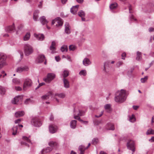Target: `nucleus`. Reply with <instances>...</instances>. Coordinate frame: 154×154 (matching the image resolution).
<instances>
[{"mask_svg":"<svg viewBox=\"0 0 154 154\" xmlns=\"http://www.w3.org/2000/svg\"><path fill=\"white\" fill-rule=\"evenodd\" d=\"M126 97V91L125 90L122 89L116 93L115 100L116 102L122 103L125 100Z\"/></svg>","mask_w":154,"mask_h":154,"instance_id":"nucleus-1","label":"nucleus"},{"mask_svg":"<svg viewBox=\"0 0 154 154\" xmlns=\"http://www.w3.org/2000/svg\"><path fill=\"white\" fill-rule=\"evenodd\" d=\"M7 57L3 53H0V69L6 65Z\"/></svg>","mask_w":154,"mask_h":154,"instance_id":"nucleus-2","label":"nucleus"},{"mask_svg":"<svg viewBox=\"0 0 154 154\" xmlns=\"http://www.w3.org/2000/svg\"><path fill=\"white\" fill-rule=\"evenodd\" d=\"M24 51L25 54L26 56H28L33 52V49L32 47L28 44L24 45Z\"/></svg>","mask_w":154,"mask_h":154,"instance_id":"nucleus-3","label":"nucleus"},{"mask_svg":"<svg viewBox=\"0 0 154 154\" xmlns=\"http://www.w3.org/2000/svg\"><path fill=\"white\" fill-rule=\"evenodd\" d=\"M55 77V75L53 73H48L46 77L44 78L43 80L45 82L49 83L51 82Z\"/></svg>","mask_w":154,"mask_h":154,"instance_id":"nucleus-4","label":"nucleus"},{"mask_svg":"<svg viewBox=\"0 0 154 154\" xmlns=\"http://www.w3.org/2000/svg\"><path fill=\"white\" fill-rule=\"evenodd\" d=\"M32 84V81L29 79H25L23 85V89L25 91L27 88L31 87Z\"/></svg>","mask_w":154,"mask_h":154,"instance_id":"nucleus-5","label":"nucleus"},{"mask_svg":"<svg viewBox=\"0 0 154 154\" xmlns=\"http://www.w3.org/2000/svg\"><path fill=\"white\" fill-rule=\"evenodd\" d=\"M31 124L32 125L36 127H38L40 126L42 123L37 118H33L31 121Z\"/></svg>","mask_w":154,"mask_h":154,"instance_id":"nucleus-6","label":"nucleus"},{"mask_svg":"<svg viewBox=\"0 0 154 154\" xmlns=\"http://www.w3.org/2000/svg\"><path fill=\"white\" fill-rule=\"evenodd\" d=\"M127 146L128 149L131 150L133 152L135 151L134 142L132 140H129L127 143Z\"/></svg>","mask_w":154,"mask_h":154,"instance_id":"nucleus-7","label":"nucleus"},{"mask_svg":"<svg viewBox=\"0 0 154 154\" xmlns=\"http://www.w3.org/2000/svg\"><path fill=\"white\" fill-rule=\"evenodd\" d=\"M63 24V21L62 19L59 17H58L52 20V24H55L57 27L61 26Z\"/></svg>","mask_w":154,"mask_h":154,"instance_id":"nucleus-8","label":"nucleus"},{"mask_svg":"<svg viewBox=\"0 0 154 154\" xmlns=\"http://www.w3.org/2000/svg\"><path fill=\"white\" fill-rule=\"evenodd\" d=\"M22 140H23L21 142V145L29 147V145L28 143H29L31 142L30 139L27 137L24 136L22 137Z\"/></svg>","mask_w":154,"mask_h":154,"instance_id":"nucleus-9","label":"nucleus"},{"mask_svg":"<svg viewBox=\"0 0 154 154\" xmlns=\"http://www.w3.org/2000/svg\"><path fill=\"white\" fill-rule=\"evenodd\" d=\"M74 118L75 116L79 117L84 115V112L79 110L78 109L75 108L74 110Z\"/></svg>","mask_w":154,"mask_h":154,"instance_id":"nucleus-10","label":"nucleus"},{"mask_svg":"<svg viewBox=\"0 0 154 154\" xmlns=\"http://www.w3.org/2000/svg\"><path fill=\"white\" fill-rule=\"evenodd\" d=\"M49 129L50 132L52 134H53L57 132V127L56 125H54L51 124L49 125Z\"/></svg>","mask_w":154,"mask_h":154,"instance_id":"nucleus-11","label":"nucleus"},{"mask_svg":"<svg viewBox=\"0 0 154 154\" xmlns=\"http://www.w3.org/2000/svg\"><path fill=\"white\" fill-rule=\"evenodd\" d=\"M65 32L67 34H69L71 32V28L68 23L66 22L65 23Z\"/></svg>","mask_w":154,"mask_h":154,"instance_id":"nucleus-12","label":"nucleus"},{"mask_svg":"<svg viewBox=\"0 0 154 154\" xmlns=\"http://www.w3.org/2000/svg\"><path fill=\"white\" fill-rule=\"evenodd\" d=\"M28 67L27 66H25L23 67H18L16 69V71L18 72H21L23 71H26L28 70Z\"/></svg>","mask_w":154,"mask_h":154,"instance_id":"nucleus-13","label":"nucleus"},{"mask_svg":"<svg viewBox=\"0 0 154 154\" xmlns=\"http://www.w3.org/2000/svg\"><path fill=\"white\" fill-rule=\"evenodd\" d=\"M5 30L7 32H14L15 30L14 24L13 23L12 25L6 27Z\"/></svg>","mask_w":154,"mask_h":154,"instance_id":"nucleus-14","label":"nucleus"},{"mask_svg":"<svg viewBox=\"0 0 154 154\" xmlns=\"http://www.w3.org/2000/svg\"><path fill=\"white\" fill-rule=\"evenodd\" d=\"M22 97L20 96H18L15 97L14 99L11 100L12 103L15 104L19 101L20 100H21Z\"/></svg>","mask_w":154,"mask_h":154,"instance_id":"nucleus-15","label":"nucleus"},{"mask_svg":"<svg viewBox=\"0 0 154 154\" xmlns=\"http://www.w3.org/2000/svg\"><path fill=\"white\" fill-rule=\"evenodd\" d=\"M52 97V94L51 92H49L46 94L42 96L41 98L42 100H47L50 97Z\"/></svg>","mask_w":154,"mask_h":154,"instance_id":"nucleus-16","label":"nucleus"},{"mask_svg":"<svg viewBox=\"0 0 154 154\" xmlns=\"http://www.w3.org/2000/svg\"><path fill=\"white\" fill-rule=\"evenodd\" d=\"M91 61L90 60L87 58H85L83 61V64L85 66H88L91 64Z\"/></svg>","mask_w":154,"mask_h":154,"instance_id":"nucleus-17","label":"nucleus"},{"mask_svg":"<svg viewBox=\"0 0 154 154\" xmlns=\"http://www.w3.org/2000/svg\"><path fill=\"white\" fill-rule=\"evenodd\" d=\"M79 16L80 17L82 18V21H85V19L84 17L85 16V12L82 10H81L78 13Z\"/></svg>","mask_w":154,"mask_h":154,"instance_id":"nucleus-18","label":"nucleus"},{"mask_svg":"<svg viewBox=\"0 0 154 154\" xmlns=\"http://www.w3.org/2000/svg\"><path fill=\"white\" fill-rule=\"evenodd\" d=\"M79 7V5H76L73 6L70 9L71 13L73 14H75L78 10V8Z\"/></svg>","mask_w":154,"mask_h":154,"instance_id":"nucleus-19","label":"nucleus"},{"mask_svg":"<svg viewBox=\"0 0 154 154\" xmlns=\"http://www.w3.org/2000/svg\"><path fill=\"white\" fill-rule=\"evenodd\" d=\"M52 150V149L48 147L45 149H43L41 151L42 154H46V153L49 152Z\"/></svg>","mask_w":154,"mask_h":154,"instance_id":"nucleus-20","label":"nucleus"},{"mask_svg":"<svg viewBox=\"0 0 154 154\" xmlns=\"http://www.w3.org/2000/svg\"><path fill=\"white\" fill-rule=\"evenodd\" d=\"M106 128L108 130H114L115 129L114 125L110 123H108L106 125Z\"/></svg>","mask_w":154,"mask_h":154,"instance_id":"nucleus-21","label":"nucleus"},{"mask_svg":"<svg viewBox=\"0 0 154 154\" xmlns=\"http://www.w3.org/2000/svg\"><path fill=\"white\" fill-rule=\"evenodd\" d=\"M48 145L53 148H55L57 147L58 143L56 142L51 141L48 143Z\"/></svg>","mask_w":154,"mask_h":154,"instance_id":"nucleus-22","label":"nucleus"},{"mask_svg":"<svg viewBox=\"0 0 154 154\" xmlns=\"http://www.w3.org/2000/svg\"><path fill=\"white\" fill-rule=\"evenodd\" d=\"M63 81L64 87L66 88H69V81L65 78L63 79Z\"/></svg>","mask_w":154,"mask_h":154,"instance_id":"nucleus-23","label":"nucleus"},{"mask_svg":"<svg viewBox=\"0 0 154 154\" xmlns=\"http://www.w3.org/2000/svg\"><path fill=\"white\" fill-rule=\"evenodd\" d=\"M39 13V11L38 10H36L34 11L33 15V19L34 21L37 20Z\"/></svg>","mask_w":154,"mask_h":154,"instance_id":"nucleus-24","label":"nucleus"},{"mask_svg":"<svg viewBox=\"0 0 154 154\" xmlns=\"http://www.w3.org/2000/svg\"><path fill=\"white\" fill-rule=\"evenodd\" d=\"M24 114V112L23 111H21L16 112L15 114V115L16 117H20L23 116Z\"/></svg>","mask_w":154,"mask_h":154,"instance_id":"nucleus-25","label":"nucleus"},{"mask_svg":"<svg viewBox=\"0 0 154 154\" xmlns=\"http://www.w3.org/2000/svg\"><path fill=\"white\" fill-rule=\"evenodd\" d=\"M34 36L38 40L40 41L43 40L44 38V36L43 34H34Z\"/></svg>","mask_w":154,"mask_h":154,"instance_id":"nucleus-26","label":"nucleus"},{"mask_svg":"<svg viewBox=\"0 0 154 154\" xmlns=\"http://www.w3.org/2000/svg\"><path fill=\"white\" fill-rule=\"evenodd\" d=\"M87 149L84 146H80L79 147V150L80 151L79 154H84L85 150Z\"/></svg>","mask_w":154,"mask_h":154,"instance_id":"nucleus-27","label":"nucleus"},{"mask_svg":"<svg viewBox=\"0 0 154 154\" xmlns=\"http://www.w3.org/2000/svg\"><path fill=\"white\" fill-rule=\"evenodd\" d=\"M40 21L42 25L46 24L48 23V21L45 18V17L44 16L41 17Z\"/></svg>","mask_w":154,"mask_h":154,"instance_id":"nucleus-28","label":"nucleus"},{"mask_svg":"<svg viewBox=\"0 0 154 154\" xmlns=\"http://www.w3.org/2000/svg\"><path fill=\"white\" fill-rule=\"evenodd\" d=\"M45 59V57L43 55H40L38 57V62L41 63L44 61Z\"/></svg>","mask_w":154,"mask_h":154,"instance_id":"nucleus-29","label":"nucleus"},{"mask_svg":"<svg viewBox=\"0 0 154 154\" xmlns=\"http://www.w3.org/2000/svg\"><path fill=\"white\" fill-rule=\"evenodd\" d=\"M76 125V121L75 120H72L70 123V126L71 128L74 129Z\"/></svg>","mask_w":154,"mask_h":154,"instance_id":"nucleus-30","label":"nucleus"},{"mask_svg":"<svg viewBox=\"0 0 154 154\" xmlns=\"http://www.w3.org/2000/svg\"><path fill=\"white\" fill-rule=\"evenodd\" d=\"M142 53L141 52L138 51L137 52V57L136 59L140 61L142 59Z\"/></svg>","mask_w":154,"mask_h":154,"instance_id":"nucleus-31","label":"nucleus"},{"mask_svg":"<svg viewBox=\"0 0 154 154\" xmlns=\"http://www.w3.org/2000/svg\"><path fill=\"white\" fill-rule=\"evenodd\" d=\"M6 92V90L5 88L0 86V94L2 95H4Z\"/></svg>","mask_w":154,"mask_h":154,"instance_id":"nucleus-32","label":"nucleus"},{"mask_svg":"<svg viewBox=\"0 0 154 154\" xmlns=\"http://www.w3.org/2000/svg\"><path fill=\"white\" fill-rule=\"evenodd\" d=\"M69 72L68 70H64L62 75L64 78H65L68 76L69 75Z\"/></svg>","mask_w":154,"mask_h":154,"instance_id":"nucleus-33","label":"nucleus"},{"mask_svg":"<svg viewBox=\"0 0 154 154\" xmlns=\"http://www.w3.org/2000/svg\"><path fill=\"white\" fill-rule=\"evenodd\" d=\"M18 129V126H14L12 128V130L13 132H12V134L13 135H15L17 133V132Z\"/></svg>","mask_w":154,"mask_h":154,"instance_id":"nucleus-34","label":"nucleus"},{"mask_svg":"<svg viewBox=\"0 0 154 154\" xmlns=\"http://www.w3.org/2000/svg\"><path fill=\"white\" fill-rule=\"evenodd\" d=\"M117 6L116 3H114L111 4L109 6V8L111 10L115 9Z\"/></svg>","mask_w":154,"mask_h":154,"instance_id":"nucleus-35","label":"nucleus"},{"mask_svg":"<svg viewBox=\"0 0 154 154\" xmlns=\"http://www.w3.org/2000/svg\"><path fill=\"white\" fill-rule=\"evenodd\" d=\"M104 108L108 112H109L111 111V105L109 104H106L104 106Z\"/></svg>","mask_w":154,"mask_h":154,"instance_id":"nucleus-36","label":"nucleus"},{"mask_svg":"<svg viewBox=\"0 0 154 154\" xmlns=\"http://www.w3.org/2000/svg\"><path fill=\"white\" fill-rule=\"evenodd\" d=\"M79 74L80 75L85 76L87 75V72L85 69L81 70L79 72Z\"/></svg>","mask_w":154,"mask_h":154,"instance_id":"nucleus-37","label":"nucleus"},{"mask_svg":"<svg viewBox=\"0 0 154 154\" xmlns=\"http://www.w3.org/2000/svg\"><path fill=\"white\" fill-rule=\"evenodd\" d=\"M154 134V130H152L151 128H149L146 132L147 135L153 134Z\"/></svg>","mask_w":154,"mask_h":154,"instance_id":"nucleus-38","label":"nucleus"},{"mask_svg":"<svg viewBox=\"0 0 154 154\" xmlns=\"http://www.w3.org/2000/svg\"><path fill=\"white\" fill-rule=\"evenodd\" d=\"M61 50L62 52L67 51L68 50L67 46L66 45H63L61 47Z\"/></svg>","mask_w":154,"mask_h":154,"instance_id":"nucleus-39","label":"nucleus"},{"mask_svg":"<svg viewBox=\"0 0 154 154\" xmlns=\"http://www.w3.org/2000/svg\"><path fill=\"white\" fill-rule=\"evenodd\" d=\"M30 35L29 33H27L24 37V40L25 41H27L28 40L30 37Z\"/></svg>","mask_w":154,"mask_h":154,"instance_id":"nucleus-40","label":"nucleus"},{"mask_svg":"<svg viewBox=\"0 0 154 154\" xmlns=\"http://www.w3.org/2000/svg\"><path fill=\"white\" fill-rule=\"evenodd\" d=\"M55 96H57L59 97L64 98L65 96V94L63 93L56 94H55Z\"/></svg>","mask_w":154,"mask_h":154,"instance_id":"nucleus-41","label":"nucleus"},{"mask_svg":"<svg viewBox=\"0 0 154 154\" xmlns=\"http://www.w3.org/2000/svg\"><path fill=\"white\" fill-rule=\"evenodd\" d=\"M12 82L13 83L15 84H20V81L19 79L17 78H14L13 79Z\"/></svg>","mask_w":154,"mask_h":154,"instance_id":"nucleus-42","label":"nucleus"},{"mask_svg":"<svg viewBox=\"0 0 154 154\" xmlns=\"http://www.w3.org/2000/svg\"><path fill=\"white\" fill-rule=\"evenodd\" d=\"M135 120V119L134 117V115H132L130 116L129 117V121L131 122H134Z\"/></svg>","mask_w":154,"mask_h":154,"instance_id":"nucleus-43","label":"nucleus"},{"mask_svg":"<svg viewBox=\"0 0 154 154\" xmlns=\"http://www.w3.org/2000/svg\"><path fill=\"white\" fill-rule=\"evenodd\" d=\"M76 49V47L75 45H71L69 46V49L70 51H73Z\"/></svg>","mask_w":154,"mask_h":154,"instance_id":"nucleus-44","label":"nucleus"},{"mask_svg":"<svg viewBox=\"0 0 154 154\" xmlns=\"http://www.w3.org/2000/svg\"><path fill=\"white\" fill-rule=\"evenodd\" d=\"M50 49L51 51L52 54H54L55 53V51L56 50V48L54 46L51 45L50 47Z\"/></svg>","mask_w":154,"mask_h":154,"instance_id":"nucleus-45","label":"nucleus"},{"mask_svg":"<svg viewBox=\"0 0 154 154\" xmlns=\"http://www.w3.org/2000/svg\"><path fill=\"white\" fill-rule=\"evenodd\" d=\"M148 77L147 76H146L143 78H142L141 79V81L142 83H145L148 79Z\"/></svg>","mask_w":154,"mask_h":154,"instance_id":"nucleus-46","label":"nucleus"},{"mask_svg":"<svg viewBox=\"0 0 154 154\" xmlns=\"http://www.w3.org/2000/svg\"><path fill=\"white\" fill-rule=\"evenodd\" d=\"M98 141V140L97 138H95L92 140V144L95 145L97 143Z\"/></svg>","mask_w":154,"mask_h":154,"instance_id":"nucleus-47","label":"nucleus"},{"mask_svg":"<svg viewBox=\"0 0 154 154\" xmlns=\"http://www.w3.org/2000/svg\"><path fill=\"white\" fill-rule=\"evenodd\" d=\"M109 61H108L105 62L104 64V70L105 71L106 67V66H108L109 64Z\"/></svg>","mask_w":154,"mask_h":154,"instance_id":"nucleus-48","label":"nucleus"},{"mask_svg":"<svg viewBox=\"0 0 154 154\" xmlns=\"http://www.w3.org/2000/svg\"><path fill=\"white\" fill-rule=\"evenodd\" d=\"M103 112H104V111L103 110L101 112V113H100V114L99 115H95V116L96 118L100 117L103 115Z\"/></svg>","mask_w":154,"mask_h":154,"instance_id":"nucleus-49","label":"nucleus"},{"mask_svg":"<svg viewBox=\"0 0 154 154\" xmlns=\"http://www.w3.org/2000/svg\"><path fill=\"white\" fill-rule=\"evenodd\" d=\"M74 119H76L78 120L79 121H80V122H81L82 123H83V122H84V121L80 119V116L79 117V116H75L74 117Z\"/></svg>","mask_w":154,"mask_h":154,"instance_id":"nucleus-50","label":"nucleus"},{"mask_svg":"<svg viewBox=\"0 0 154 154\" xmlns=\"http://www.w3.org/2000/svg\"><path fill=\"white\" fill-rule=\"evenodd\" d=\"M31 102V100L30 98L27 99L25 101V103L26 104H28L29 102Z\"/></svg>","mask_w":154,"mask_h":154,"instance_id":"nucleus-51","label":"nucleus"},{"mask_svg":"<svg viewBox=\"0 0 154 154\" xmlns=\"http://www.w3.org/2000/svg\"><path fill=\"white\" fill-rule=\"evenodd\" d=\"M128 7L129 8V13H133V11L132 10V8L131 5L129 4H128Z\"/></svg>","mask_w":154,"mask_h":154,"instance_id":"nucleus-52","label":"nucleus"},{"mask_svg":"<svg viewBox=\"0 0 154 154\" xmlns=\"http://www.w3.org/2000/svg\"><path fill=\"white\" fill-rule=\"evenodd\" d=\"M130 20L131 21L133 20H136V19L134 18V16L132 14H131L130 15Z\"/></svg>","mask_w":154,"mask_h":154,"instance_id":"nucleus-53","label":"nucleus"},{"mask_svg":"<svg viewBox=\"0 0 154 154\" xmlns=\"http://www.w3.org/2000/svg\"><path fill=\"white\" fill-rule=\"evenodd\" d=\"M15 89L17 91H20L22 89V88L19 86L15 87Z\"/></svg>","mask_w":154,"mask_h":154,"instance_id":"nucleus-54","label":"nucleus"},{"mask_svg":"<svg viewBox=\"0 0 154 154\" xmlns=\"http://www.w3.org/2000/svg\"><path fill=\"white\" fill-rule=\"evenodd\" d=\"M123 64V62L122 61H119L117 63V66L118 67H119Z\"/></svg>","mask_w":154,"mask_h":154,"instance_id":"nucleus-55","label":"nucleus"},{"mask_svg":"<svg viewBox=\"0 0 154 154\" xmlns=\"http://www.w3.org/2000/svg\"><path fill=\"white\" fill-rule=\"evenodd\" d=\"M149 32H153L154 31V26L153 27H150L149 29Z\"/></svg>","mask_w":154,"mask_h":154,"instance_id":"nucleus-56","label":"nucleus"},{"mask_svg":"<svg viewBox=\"0 0 154 154\" xmlns=\"http://www.w3.org/2000/svg\"><path fill=\"white\" fill-rule=\"evenodd\" d=\"M55 59L58 62L60 61V58L59 56H57L55 57Z\"/></svg>","mask_w":154,"mask_h":154,"instance_id":"nucleus-57","label":"nucleus"},{"mask_svg":"<svg viewBox=\"0 0 154 154\" xmlns=\"http://www.w3.org/2000/svg\"><path fill=\"white\" fill-rule=\"evenodd\" d=\"M149 141L151 142H154V136L152 137L149 140Z\"/></svg>","mask_w":154,"mask_h":154,"instance_id":"nucleus-58","label":"nucleus"},{"mask_svg":"<svg viewBox=\"0 0 154 154\" xmlns=\"http://www.w3.org/2000/svg\"><path fill=\"white\" fill-rule=\"evenodd\" d=\"M21 120V119H17L15 121V123H19Z\"/></svg>","mask_w":154,"mask_h":154,"instance_id":"nucleus-59","label":"nucleus"},{"mask_svg":"<svg viewBox=\"0 0 154 154\" xmlns=\"http://www.w3.org/2000/svg\"><path fill=\"white\" fill-rule=\"evenodd\" d=\"M42 1L40 2L39 4L38 5V7L39 8H41L42 7Z\"/></svg>","mask_w":154,"mask_h":154,"instance_id":"nucleus-60","label":"nucleus"},{"mask_svg":"<svg viewBox=\"0 0 154 154\" xmlns=\"http://www.w3.org/2000/svg\"><path fill=\"white\" fill-rule=\"evenodd\" d=\"M126 56V54L125 53H122V59H125V58H123V57H125Z\"/></svg>","mask_w":154,"mask_h":154,"instance_id":"nucleus-61","label":"nucleus"},{"mask_svg":"<svg viewBox=\"0 0 154 154\" xmlns=\"http://www.w3.org/2000/svg\"><path fill=\"white\" fill-rule=\"evenodd\" d=\"M133 108L135 110H137L139 106H133Z\"/></svg>","mask_w":154,"mask_h":154,"instance_id":"nucleus-62","label":"nucleus"},{"mask_svg":"<svg viewBox=\"0 0 154 154\" xmlns=\"http://www.w3.org/2000/svg\"><path fill=\"white\" fill-rule=\"evenodd\" d=\"M62 3L63 4H65L67 2V0H61Z\"/></svg>","mask_w":154,"mask_h":154,"instance_id":"nucleus-63","label":"nucleus"},{"mask_svg":"<svg viewBox=\"0 0 154 154\" xmlns=\"http://www.w3.org/2000/svg\"><path fill=\"white\" fill-rule=\"evenodd\" d=\"M100 154H107L106 152L103 151H101L100 153Z\"/></svg>","mask_w":154,"mask_h":154,"instance_id":"nucleus-64","label":"nucleus"}]
</instances>
